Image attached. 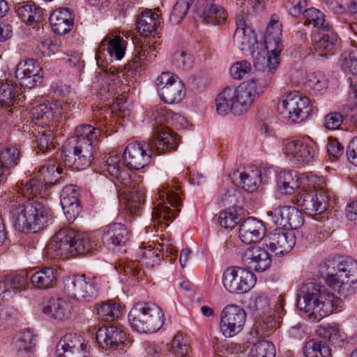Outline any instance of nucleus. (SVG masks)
I'll list each match as a JSON object with an SVG mask.
<instances>
[{"instance_id":"nucleus-41","label":"nucleus","mask_w":357,"mask_h":357,"mask_svg":"<svg viewBox=\"0 0 357 357\" xmlns=\"http://www.w3.org/2000/svg\"><path fill=\"white\" fill-rule=\"evenodd\" d=\"M227 16L225 10L215 3L206 6L202 14L204 20L211 24H222L225 22Z\"/></svg>"},{"instance_id":"nucleus-11","label":"nucleus","mask_w":357,"mask_h":357,"mask_svg":"<svg viewBox=\"0 0 357 357\" xmlns=\"http://www.w3.org/2000/svg\"><path fill=\"white\" fill-rule=\"evenodd\" d=\"M247 314L237 305H228L220 314V329L225 337H231L240 333L245 326Z\"/></svg>"},{"instance_id":"nucleus-55","label":"nucleus","mask_w":357,"mask_h":357,"mask_svg":"<svg viewBox=\"0 0 357 357\" xmlns=\"http://www.w3.org/2000/svg\"><path fill=\"white\" fill-rule=\"evenodd\" d=\"M173 63L178 69L188 70L194 65V61L192 56L187 52L178 50L174 54Z\"/></svg>"},{"instance_id":"nucleus-35","label":"nucleus","mask_w":357,"mask_h":357,"mask_svg":"<svg viewBox=\"0 0 357 357\" xmlns=\"http://www.w3.org/2000/svg\"><path fill=\"white\" fill-rule=\"evenodd\" d=\"M18 17L25 22H38L42 19L43 9L33 3L22 4L18 3L15 8Z\"/></svg>"},{"instance_id":"nucleus-47","label":"nucleus","mask_w":357,"mask_h":357,"mask_svg":"<svg viewBox=\"0 0 357 357\" xmlns=\"http://www.w3.org/2000/svg\"><path fill=\"white\" fill-rule=\"evenodd\" d=\"M40 68L38 62L33 59H28L25 61H20L15 70L16 78L25 77L27 76H33L40 73Z\"/></svg>"},{"instance_id":"nucleus-20","label":"nucleus","mask_w":357,"mask_h":357,"mask_svg":"<svg viewBox=\"0 0 357 357\" xmlns=\"http://www.w3.org/2000/svg\"><path fill=\"white\" fill-rule=\"evenodd\" d=\"M266 227L262 221L249 217L241 222L238 234L242 242L246 244L255 243L265 235Z\"/></svg>"},{"instance_id":"nucleus-17","label":"nucleus","mask_w":357,"mask_h":357,"mask_svg":"<svg viewBox=\"0 0 357 357\" xmlns=\"http://www.w3.org/2000/svg\"><path fill=\"white\" fill-rule=\"evenodd\" d=\"M242 260L249 268L257 272H264L269 268L272 261L268 251L259 246L248 248L242 256Z\"/></svg>"},{"instance_id":"nucleus-14","label":"nucleus","mask_w":357,"mask_h":357,"mask_svg":"<svg viewBox=\"0 0 357 357\" xmlns=\"http://www.w3.org/2000/svg\"><path fill=\"white\" fill-rule=\"evenodd\" d=\"M284 153L298 164H308L316 155L315 146L304 139L289 141L284 144Z\"/></svg>"},{"instance_id":"nucleus-3","label":"nucleus","mask_w":357,"mask_h":357,"mask_svg":"<svg viewBox=\"0 0 357 357\" xmlns=\"http://www.w3.org/2000/svg\"><path fill=\"white\" fill-rule=\"evenodd\" d=\"M178 143L176 133L169 129H162L155 138L148 143L135 142L126 146L123 153L126 165L130 169H142L149 163L153 153L175 151Z\"/></svg>"},{"instance_id":"nucleus-12","label":"nucleus","mask_w":357,"mask_h":357,"mask_svg":"<svg viewBox=\"0 0 357 357\" xmlns=\"http://www.w3.org/2000/svg\"><path fill=\"white\" fill-rule=\"evenodd\" d=\"M296 204L305 214L314 216L326 210L328 206V196L321 186L314 187L312 192H300L296 197Z\"/></svg>"},{"instance_id":"nucleus-25","label":"nucleus","mask_w":357,"mask_h":357,"mask_svg":"<svg viewBox=\"0 0 357 357\" xmlns=\"http://www.w3.org/2000/svg\"><path fill=\"white\" fill-rule=\"evenodd\" d=\"M26 280L23 275L7 276L0 278V301L12 298L14 295L25 288Z\"/></svg>"},{"instance_id":"nucleus-43","label":"nucleus","mask_w":357,"mask_h":357,"mask_svg":"<svg viewBox=\"0 0 357 357\" xmlns=\"http://www.w3.org/2000/svg\"><path fill=\"white\" fill-rule=\"evenodd\" d=\"M248 308L251 310L253 315L257 317L264 316L271 312L269 300L266 296L259 294L252 297L248 303Z\"/></svg>"},{"instance_id":"nucleus-18","label":"nucleus","mask_w":357,"mask_h":357,"mask_svg":"<svg viewBox=\"0 0 357 357\" xmlns=\"http://www.w3.org/2000/svg\"><path fill=\"white\" fill-rule=\"evenodd\" d=\"M337 41L338 36L331 30V26L319 30V33L314 36L313 44L317 56L326 58L328 56L334 54L337 50Z\"/></svg>"},{"instance_id":"nucleus-52","label":"nucleus","mask_w":357,"mask_h":357,"mask_svg":"<svg viewBox=\"0 0 357 357\" xmlns=\"http://www.w3.org/2000/svg\"><path fill=\"white\" fill-rule=\"evenodd\" d=\"M54 135L52 130L49 128H41L38 131L36 136V143L38 148L42 151L50 150L54 147Z\"/></svg>"},{"instance_id":"nucleus-1","label":"nucleus","mask_w":357,"mask_h":357,"mask_svg":"<svg viewBox=\"0 0 357 357\" xmlns=\"http://www.w3.org/2000/svg\"><path fill=\"white\" fill-rule=\"evenodd\" d=\"M319 273L331 292L314 281L303 284L297 294L298 309L309 314L310 319L319 321L343 308V298L355 292L357 284V261L351 257L328 259L319 266Z\"/></svg>"},{"instance_id":"nucleus-46","label":"nucleus","mask_w":357,"mask_h":357,"mask_svg":"<svg viewBox=\"0 0 357 357\" xmlns=\"http://www.w3.org/2000/svg\"><path fill=\"white\" fill-rule=\"evenodd\" d=\"M303 14L305 22L313 24L319 30L331 27V24L325 20L324 14L314 8H306Z\"/></svg>"},{"instance_id":"nucleus-2","label":"nucleus","mask_w":357,"mask_h":357,"mask_svg":"<svg viewBox=\"0 0 357 357\" xmlns=\"http://www.w3.org/2000/svg\"><path fill=\"white\" fill-rule=\"evenodd\" d=\"M48 185L42 178L30 179L21 189L26 199L23 203L10 201L8 207L11 221L15 230L20 232L36 233L45 228L52 218V212L47 199L50 194Z\"/></svg>"},{"instance_id":"nucleus-44","label":"nucleus","mask_w":357,"mask_h":357,"mask_svg":"<svg viewBox=\"0 0 357 357\" xmlns=\"http://www.w3.org/2000/svg\"><path fill=\"white\" fill-rule=\"evenodd\" d=\"M261 173L259 170H252L250 172L240 174V184L241 188L248 192H254L261 182Z\"/></svg>"},{"instance_id":"nucleus-32","label":"nucleus","mask_w":357,"mask_h":357,"mask_svg":"<svg viewBox=\"0 0 357 357\" xmlns=\"http://www.w3.org/2000/svg\"><path fill=\"white\" fill-rule=\"evenodd\" d=\"M137 58L131 60L128 64V69L137 70L153 62L156 58L155 47L149 44H142L136 47Z\"/></svg>"},{"instance_id":"nucleus-38","label":"nucleus","mask_w":357,"mask_h":357,"mask_svg":"<svg viewBox=\"0 0 357 357\" xmlns=\"http://www.w3.org/2000/svg\"><path fill=\"white\" fill-rule=\"evenodd\" d=\"M282 31V24L273 17L267 26L264 37L265 47L272 49L275 46H283L281 43Z\"/></svg>"},{"instance_id":"nucleus-19","label":"nucleus","mask_w":357,"mask_h":357,"mask_svg":"<svg viewBox=\"0 0 357 357\" xmlns=\"http://www.w3.org/2000/svg\"><path fill=\"white\" fill-rule=\"evenodd\" d=\"M96 338L100 347L105 349H116L123 344L126 333L120 328L110 325L99 328Z\"/></svg>"},{"instance_id":"nucleus-7","label":"nucleus","mask_w":357,"mask_h":357,"mask_svg":"<svg viewBox=\"0 0 357 357\" xmlns=\"http://www.w3.org/2000/svg\"><path fill=\"white\" fill-rule=\"evenodd\" d=\"M222 284L231 294H244L256 283L255 274L246 268L234 266L227 268L222 275Z\"/></svg>"},{"instance_id":"nucleus-36","label":"nucleus","mask_w":357,"mask_h":357,"mask_svg":"<svg viewBox=\"0 0 357 357\" xmlns=\"http://www.w3.org/2000/svg\"><path fill=\"white\" fill-rule=\"evenodd\" d=\"M277 185L284 194L291 195L300 186L299 178L295 172L282 171L277 176Z\"/></svg>"},{"instance_id":"nucleus-62","label":"nucleus","mask_w":357,"mask_h":357,"mask_svg":"<svg viewBox=\"0 0 357 357\" xmlns=\"http://www.w3.org/2000/svg\"><path fill=\"white\" fill-rule=\"evenodd\" d=\"M159 199L164 203L167 201L172 206L176 207L180 205L181 200L178 194L169 186L163 187L158 191Z\"/></svg>"},{"instance_id":"nucleus-15","label":"nucleus","mask_w":357,"mask_h":357,"mask_svg":"<svg viewBox=\"0 0 357 357\" xmlns=\"http://www.w3.org/2000/svg\"><path fill=\"white\" fill-rule=\"evenodd\" d=\"M119 198L130 213L139 209L145 203V194L138 181L132 178L130 185H121L119 190Z\"/></svg>"},{"instance_id":"nucleus-8","label":"nucleus","mask_w":357,"mask_h":357,"mask_svg":"<svg viewBox=\"0 0 357 357\" xmlns=\"http://www.w3.org/2000/svg\"><path fill=\"white\" fill-rule=\"evenodd\" d=\"M63 291L70 298L89 301L98 295V287L95 280L85 275L67 276L63 280Z\"/></svg>"},{"instance_id":"nucleus-40","label":"nucleus","mask_w":357,"mask_h":357,"mask_svg":"<svg viewBox=\"0 0 357 357\" xmlns=\"http://www.w3.org/2000/svg\"><path fill=\"white\" fill-rule=\"evenodd\" d=\"M318 334L331 344H339L345 339L344 333L335 324L321 326L318 329Z\"/></svg>"},{"instance_id":"nucleus-49","label":"nucleus","mask_w":357,"mask_h":357,"mask_svg":"<svg viewBox=\"0 0 357 357\" xmlns=\"http://www.w3.org/2000/svg\"><path fill=\"white\" fill-rule=\"evenodd\" d=\"M39 173L43 177L42 181L49 186L53 185L58 180L61 170L56 166L54 162H49L40 168Z\"/></svg>"},{"instance_id":"nucleus-22","label":"nucleus","mask_w":357,"mask_h":357,"mask_svg":"<svg viewBox=\"0 0 357 357\" xmlns=\"http://www.w3.org/2000/svg\"><path fill=\"white\" fill-rule=\"evenodd\" d=\"M71 304L66 299L60 297H52L43 308V312L56 320L68 319L71 314Z\"/></svg>"},{"instance_id":"nucleus-5","label":"nucleus","mask_w":357,"mask_h":357,"mask_svg":"<svg viewBox=\"0 0 357 357\" xmlns=\"http://www.w3.org/2000/svg\"><path fill=\"white\" fill-rule=\"evenodd\" d=\"M128 321L137 332L155 333L162 326L164 314L162 309L153 303L138 302L129 312Z\"/></svg>"},{"instance_id":"nucleus-48","label":"nucleus","mask_w":357,"mask_h":357,"mask_svg":"<svg viewBox=\"0 0 357 357\" xmlns=\"http://www.w3.org/2000/svg\"><path fill=\"white\" fill-rule=\"evenodd\" d=\"M36 338L32 333L27 330L20 333L14 340V345L18 352L31 351L35 347Z\"/></svg>"},{"instance_id":"nucleus-60","label":"nucleus","mask_w":357,"mask_h":357,"mask_svg":"<svg viewBox=\"0 0 357 357\" xmlns=\"http://www.w3.org/2000/svg\"><path fill=\"white\" fill-rule=\"evenodd\" d=\"M240 220L241 218L238 216L236 212L230 209L222 211L219 215L220 225L226 229L234 228Z\"/></svg>"},{"instance_id":"nucleus-39","label":"nucleus","mask_w":357,"mask_h":357,"mask_svg":"<svg viewBox=\"0 0 357 357\" xmlns=\"http://www.w3.org/2000/svg\"><path fill=\"white\" fill-rule=\"evenodd\" d=\"M305 357H332L331 348L324 342L311 339L303 347Z\"/></svg>"},{"instance_id":"nucleus-28","label":"nucleus","mask_w":357,"mask_h":357,"mask_svg":"<svg viewBox=\"0 0 357 357\" xmlns=\"http://www.w3.org/2000/svg\"><path fill=\"white\" fill-rule=\"evenodd\" d=\"M160 23L158 14L146 10L139 16L136 26L141 35L149 37L156 34Z\"/></svg>"},{"instance_id":"nucleus-29","label":"nucleus","mask_w":357,"mask_h":357,"mask_svg":"<svg viewBox=\"0 0 357 357\" xmlns=\"http://www.w3.org/2000/svg\"><path fill=\"white\" fill-rule=\"evenodd\" d=\"M100 130L94 128L89 124H82L77 126L75 130V136L68 140L66 144L86 143L89 146H93L94 142H96L100 136Z\"/></svg>"},{"instance_id":"nucleus-37","label":"nucleus","mask_w":357,"mask_h":357,"mask_svg":"<svg viewBox=\"0 0 357 357\" xmlns=\"http://www.w3.org/2000/svg\"><path fill=\"white\" fill-rule=\"evenodd\" d=\"M64 350L87 351L86 344L82 337L73 333L66 334L57 344L56 351L61 352Z\"/></svg>"},{"instance_id":"nucleus-50","label":"nucleus","mask_w":357,"mask_h":357,"mask_svg":"<svg viewBox=\"0 0 357 357\" xmlns=\"http://www.w3.org/2000/svg\"><path fill=\"white\" fill-rule=\"evenodd\" d=\"M172 351L178 357H185L190 352L188 339L180 332L177 333L172 341Z\"/></svg>"},{"instance_id":"nucleus-24","label":"nucleus","mask_w":357,"mask_h":357,"mask_svg":"<svg viewBox=\"0 0 357 357\" xmlns=\"http://www.w3.org/2000/svg\"><path fill=\"white\" fill-rule=\"evenodd\" d=\"M20 161V153L15 146L5 147L0 151V184Z\"/></svg>"},{"instance_id":"nucleus-23","label":"nucleus","mask_w":357,"mask_h":357,"mask_svg":"<svg viewBox=\"0 0 357 357\" xmlns=\"http://www.w3.org/2000/svg\"><path fill=\"white\" fill-rule=\"evenodd\" d=\"M49 20L52 31L57 34L63 35L71 30L74 15L69 8H59L50 15Z\"/></svg>"},{"instance_id":"nucleus-63","label":"nucleus","mask_w":357,"mask_h":357,"mask_svg":"<svg viewBox=\"0 0 357 357\" xmlns=\"http://www.w3.org/2000/svg\"><path fill=\"white\" fill-rule=\"evenodd\" d=\"M251 64L247 61L243 60L235 62L230 68L231 76L236 79H242L245 75L250 73Z\"/></svg>"},{"instance_id":"nucleus-42","label":"nucleus","mask_w":357,"mask_h":357,"mask_svg":"<svg viewBox=\"0 0 357 357\" xmlns=\"http://www.w3.org/2000/svg\"><path fill=\"white\" fill-rule=\"evenodd\" d=\"M234 40L242 51L250 50L257 41L255 33L251 28L242 31L236 29L234 33Z\"/></svg>"},{"instance_id":"nucleus-45","label":"nucleus","mask_w":357,"mask_h":357,"mask_svg":"<svg viewBox=\"0 0 357 357\" xmlns=\"http://www.w3.org/2000/svg\"><path fill=\"white\" fill-rule=\"evenodd\" d=\"M121 306L111 301L102 302L97 308L99 317L105 321H112L121 314Z\"/></svg>"},{"instance_id":"nucleus-13","label":"nucleus","mask_w":357,"mask_h":357,"mask_svg":"<svg viewBox=\"0 0 357 357\" xmlns=\"http://www.w3.org/2000/svg\"><path fill=\"white\" fill-rule=\"evenodd\" d=\"M296 243L295 236L291 231L277 228L265 238V244L276 255H284L291 250Z\"/></svg>"},{"instance_id":"nucleus-61","label":"nucleus","mask_w":357,"mask_h":357,"mask_svg":"<svg viewBox=\"0 0 357 357\" xmlns=\"http://www.w3.org/2000/svg\"><path fill=\"white\" fill-rule=\"evenodd\" d=\"M266 49L268 52V65L266 68L268 69V71L275 73L280 64V54L283 50V46H275L272 49L266 47Z\"/></svg>"},{"instance_id":"nucleus-9","label":"nucleus","mask_w":357,"mask_h":357,"mask_svg":"<svg viewBox=\"0 0 357 357\" xmlns=\"http://www.w3.org/2000/svg\"><path fill=\"white\" fill-rule=\"evenodd\" d=\"M61 157L65 165L73 170L84 169L90 166L93 160V146H89L86 143L66 144Z\"/></svg>"},{"instance_id":"nucleus-30","label":"nucleus","mask_w":357,"mask_h":357,"mask_svg":"<svg viewBox=\"0 0 357 357\" xmlns=\"http://www.w3.org/2000/svg\"><path fill=\"white\" fill-rule=\"evenodd\" d=\"M55 112L48 103H42L33 107L29 114L30 123L41 127L49 126L54 119Z\"/></svg>"},{"instance_id":"nucleus-26","label":"nucleus","mask_w":357,"mask_h":357,"mask_svg":"<svg viewBox=\"0 0 357 357\" xmlns=\"http://www.w3.org/2000/svg\"><path fill=\"white\" fill-rule=\"evenodd\" d=\"M102 240L108 244L123 246L129 240V233L124 225L120 222H114L104 229Z\"/></svg>"},{"instance_id":"nucleus-33","label":"nucleus","mask_w":357,"mask_h":357,"mask_svg":"<svg viewBox=\"0 0 357 357\" xmlns=\"http://www.w3.org/2000/svg\"><path fill=\"white\" fill-rule=\"evenodd\" d=\"M234 91V87L227 86L218 94L215 102L216 110L219 114L225 115L228 112L234 114V107L237 106Z\"/></svg>"},{"instance_id":"nucleus-4","label":"nucleus","mask_w":357,"mask_h":357,"mask_svg":"<svg viewBox=\"0 0 357 357\" xmlns=\"http://www.w3.org/2000/svg\"><path fill=\"white\" fill-rule=\"evenodd\" d=\"M96 248L97 243L88 234L65 227L52 238L47 245L46 253L52 259H66L69 255L88 254Z\"/></svg>"},{"instance_id":"nucleus-27","label":"nucleus","mask_w":357,"mask_h":357,"mask_svg":"<svg viewBox=\"0 0 357 357\" xmlns=\"http://www.w3.org/2000/svg\"><path fill=\"white\" fill-rule=\"evenodd\" d=\"M105 167L120 185H128L132 183L131 172L125 167L121 166L119 156L114 155L108 157L105 162Z\"/></svg>"},{"instance_id":"nucleus-6","label":"nucleus","mask_w":357,"mask_h":357,"mask_svg":"<svg viewBox=\"0 0 357 357\" xmlns=\"http://www.w3.org/2000/svg\"><path fill=\"white\" fill-rule=\"evenodd\" d=\"M278 111L284 119L294 123L303 121L312 111L309 98L299 91H291L278 104Z\"/></svg>"},{"instance_id":"nucleus-34","label":"nucleus","mask_w":357,"mask_h":357,"mask_svg":"<svg viewBox=\"0 0 357 357\" xmlns=\"http://www.w3.org/2000/svg\"><path fill=\"white\" fill-rule=\"evenodd\" d=\"M21 95L19 88L11 80H6L0 82V105H14L19 104Z\"/></svg>"},{"instance_id":"nucleus-21","label":"nucleus","mask_w":357,"mask_h":357,"mask_svg":"<svg viewBox=\"0 0 357 357\" xmlns=\"http://www.w3.org/2000/svg\"><path fill=\"white\" fill-rule=\"evenodd\" d=\"M146 116L153 128H159L166 123H171L172 125L178 127V124L182 125L185 123V119L178 114L169 112L168 109L163 104L154 106L147 112Z\"/></svg>"},{"instance_id":"nucleus-57","label":"nucleus","mask_w":357,"mask_h":357,"mask_svg":"<svg viewBox=\"0 0 357 357\" xmlns=\"http://www.w3.org/2000/svg\"><path fill=\"white\" fill-rule=\"evenodd\" d=\"M288 206H280L273 211H267V215L270 217L271 220L279 227L278 228L285 229L287 216L284 215V213L288 211Z\"/></svg>"},{"instance_id":"nucleus-59","label":"nucleus","mask_w":357,"mask_h":357,"mask_svg":"<svg viewBox=\"0 0 357 357\" xmlns=\"http://www.w3.org/2000/svg\"><path fill=\"white\" fill-rule=\"evenodd\" d=\"M342 68L350 73L354 76H357V54L355 52H344L342 54Z\"/></svg>"},{"instance_id":"nucleus-58","label":"nucleus","mask_w":357,"mask_h":357,"mask_svg":"<svg viewBox=\"0 0 357 357\" xmlns=\"http://www.w3.org/2000/svg\"><path fill=\"white\" fill-rule=\"evenodd\" d=\"M176 211L172 210L168 206H163L159 203L155 207L153 208L152 218L155 220H158L160 222L163 220H170L176 218Z\"/></svg>"},{"instance_id":"nucleus-51","label":"nucleus","mask_w":357,"mask_h":357,"mask_svg":"<svg viewBox=\"0 0 357 357\" xmlns=\"http://www.w3.org/2000/svg\"><path fill=\"white\" fill-rule=\"evenodd\" d=\"M250 355L251 357H275V348L270 341L262 340L252 347Z\"/></svg>"},{"instance_id":"nucleus-56","label":"nucleus","mask_w":357,"mask_h":357,"mask_svg":"<svg viewBox=\"0 0 357 357\" xmlns=\"http://www.w3.org/2000/svg\"><path fill=\"white\" fill-rule=\"evenodd\" d=\"M190 6L189 1L185 3L183 0H177L169 17L171 23L173 24L180 23L186 15Z\"/></svg>"},{"instance_id":"nucleus-10","label":"nucleus","mask_w":357,"mask_h":357,"mask_svg":"<svg viewBox=\"0 0 357 357\" xmlns=\"http://www.w3.org/2000/svg\"><path fill=\"white\" fill-rule=\"evenodd\" d=\"M159 95L165 102H178L185 97L184 84L179 78L170 72H163L155 82Z\"/></svg>"},{"instance_id":"nucleus-54","label":"nucleus","mask_w":357,"mask_h":357,"mask_svg":"<svg viewBox=\"0 0 357 357\" xmlns=\"http://www.w3.org/2000/svg\"><path fill=\"white\" fill-rule=\"evenodd\" d=\"M307 85L314 91L319 92L327 88L328 79L323 73L317 71L308 75Z\"/></svg>"},{"instance_id":"nucleus-53","label":"nucleus","mask_w":357,"mask_h":357,"mask_svg":"<svg viewBox=\"0 0 357 357\" xmlns=\"http://www.w3.org/2000/svg\"><path fill=\"white\" fill-rule=\"evenodd\" d=\"M287 216V225L285 229H297L304 222L302 212L295 206H289L288 211H285Z\"/></svg>"},{"instance_id":"nucleus-16","label":"nucleus","mask_w":357,"mask_h":357,"mask_svg":"<svg viewBox=\"0 0 357 357\" xmlns=\"http://www.w3.org/2000/svg\"><path fill=\"white\" fill-rule=\"evenodd\" d=\"M237 106H235L234 115L244 114L252 105L258 96L255 79H250L234 88Z\"/></svg>"},{"instance_id":"nucleus-31","label":"nucleus","mask_w":357,"mask_h":357,"mask_svg":"<svg viewBox=\"0 0 357 357\" xmlns=\"http://www.w3.org/2000/svg\"><path fill=\"white\" fill-rule=\"evenodd\" d=\"M57 271L53 267H45L31 277L33 286L40 289L52 288L56 283Z\"/></svg>"},{"instance_id":"nucleus-64","label":"nucleus","mask_w":357,"mask_h":357,"mask_svg":"<svg viewBox=\"0 0 357 357\" xmlns=\"http://www.w3.org/2000/svg\"><path fill=\"white\" fill-rule=\"evenodd\" d=\"M288 13L294 17H298L307 6L306 0H287L284 4Z\"/></svg>"}]
</instances>
